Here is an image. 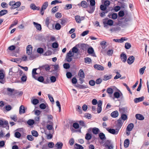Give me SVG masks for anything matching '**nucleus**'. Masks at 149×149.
I'll list each match as a JSON object with an SVG mask.
<instances>
[{"mask_svg":"<svg viewBox=\"0 0 149 149\" xmlns=\"http://www.w3.org/2000/svg\"><path fill=\"white\" fill-rule=\"evenodd\" d=\"M0 126L3 127H6L8 130L9 129L8 121L2 118H0Z\"/></svg>","mask_w":149,"mask_h":149,"instance_id":"obj_1","label":"nucleus"},{"mask_svg":"<svg viewBox=\"0 0 149 149\" xmlns=\"http://www.w3.org/2000/svg\"><path fill=\"white\" fill-rule=\"evenodd\" d=\"M74 55L71 50H70L67 54L66 57V60L68 62H71L72 59V57Z\"/></svg>","mask_w":149,"mask_h":149,"instance_id":"obj_2","label":"nucleus"},{"mask_svg":"<svg viewBox=\"0 0 149 149\" xmlns=\"http://www.w3.org/2000/svg\"><path fill=\"white\" fill-rule=\"evenodd\" d=\"M103 23L105 26H106L107 25H108L109 26H112L113 23V21L111 19H109L107 21L106 19L103 20Z\"/></svg>","mask_w":149,"mask_h":149,"instance_id":"obj_3","label":"nucleus"},{"mask_svg":"<svg viewBox=\"0 0 149 149\" xmlns=\"http://www.w3.org/2000/svg\"><path fill=\"white\" fill-rule=\"evenodd\" d=\"M32 52V47L31 45L27 46L26 48V53L28 55H31Z\"/></svg>","mask_w":149,"mask_h":149,"instance_id":"obj_4","label":"nucleus"},{"mask_svg":"<svg viewBox=\"0 0 149 149\" xmlns=\"http://www.w3.org/2000/svg\"><path fill=\"white\" fill-rule=\"evenodd\" d=\"M18 70L17 68L16 67H13L9 70V74L10 75H13L15 73L17 72Z\"/></svg>","mask_w":149,"mask_h":149,"instance_id":"obj_5","label":"nucleus"},{"mask_svg":"<svg viewBox=\"0 0 149 149\" xmlns=\"http://www.w3.org/2000/svg\"><path fill=\"white\" fill-rule=\"evenodd\" d=\"M8 91V94L9 96H12L14 95L15 93V92L14 89L8 88L7 89Z\"/></svg>","mask_w":149,"mask_h":149,"instance_id":"obj_6","label":"nucleus"},{"mask_svg":"<svg viewBox=\"0 0 149 149\" xmlns=\"http://www.w3.org/2000/svg\"><path fill=\"white\" fill-rule=\"evenodd\" d=\"M75 19L76 20L77 22L78 23H80L81 22V21L83 20L84 19V17H80L79 16H76L75 17Z\"/></svg>","mask_w":149,"mask_h":149,"instance_id":"obj_7","label":"nucleus"},{"mask_svg":"<svg viewBox=\"0 0 149 149\" xmlns=\"http://www.w3.org/2000/svg\"><path fill=\"white\" fill-rule=\"evenodd\" d=\"M134 57L133 56H131L128 58L127 60V63L129 64H131L134 62Z\"/></svg>","mask_w":149,"mask_h":149,"instance_id":"obj_8","label":"nucleus"},{"mask_svg":"<svg viewBox=\"0 0 149 149\" xmlns=\"http://www.w3.org/2000/svg\"><path fill=\"white\" fill-rule=\"evenodd\" d=\"M94 67L95 69L100 70H103L104 69V68L103 66L100 65H94Z\"/></svg>","mask_w":149,"mask_h":149,"instance_id":"obj_9","label":"nucleus"},{"mask_svg":"<svg viewBox=\"0 0 149 149\" xmlns=\"http://www.w3.org/2000/svg\"><path fill=\"white\" fill-rule=\"evenodd\" d=\"M107 130L109 133L113 134H117L118 132V131H116L115 130L113 129H109L108 128H107Z\"/></svg>","mask_w":149,"mask_h":149,"instance_id":"obj_10","label":"nucleus"},{"mask_svg":"<svg viewBox=\"0 0 149 149\" xmlns=\"http://www.w3.org/2000/svg\"><path fill=\"white\" fill-rule=\"evenodd\" d=\"M120 57L122 61L123 62H125L127 60V56L125 54L122 53L120 55Z\"/></svg>","mask_w":149,"mask_h":149,"instance_id":"obj_11","label":"nucleus"},{"mask_svg":"<svg viewBox=\"0 0 149 149\" xmlns=\"http://www.w3.org/2000/svg\"><path fill=\"white\" fill-rule=\"evenodd\" d=\"M127 39H125L124 38H122L120 39H114L113 40L116 42H123L124 41L127 40Z\"/></svg>","mask_w":149,"mask_h":149,"instance_id":"obj_12","label":"nucleus"},{"mask_svg":"<svg viewBox=\"0 0 149 149\" xmlns=\"http://www.w3.org/2000/svg\"><path fill=\"white\" fill-rule=\"evenodd\" d=\"M119 115L118 112L117 111H114L111 113V116L114 118L117 117Z\"/></svg>","mask_w":149,"mask_h":149,"instance_id":"obj_13","label":"nucleus"},{"mask_svg":"<svg viewBox=\"0 0 149 149\" xmlns=\"http://www.w3.org/2000/svg\"><path fill=\"white\" fill-rule=\"evenodd\" d=\"M25 112V110L24 107L23 105H21L19 109V113L20 114H21L24 113Z\"/></svg>","mask_w":149,"mask_h":149,"instance_id":"obj_14","label":"nucleus"},{"mask_svg":"<svg viewBox=\"0 0 149 149\" xmlns=\"http://www.w3.org/2000/svg\"><path fill=\"white\" fill-rule=\"evenodd\" d=\"M134 126L133 124L131 123L129 124L126 130L129 132H130L132 130Z\"/></svg>","mask_w":149,"mask_h":149,"instance_id":"obj_15","label":"nucleus"},{"mask_svg":"<svg viewBox=\"0 0 149 149\" xmlns=\"http://www.w3.org/2000/svg\"><path fill=\"white\" fill-rule=\"evenodd\" d=\"M136 118L140 120H143L144 119V117L143 116L140 114H137L135 115Z\"/></svg>","mask_w":149,"mask_h":149,"instance_id":"obj_16","label":"nucleus"},{"mask_svg":"<svg viewBox=\"0 0 149 149\" xmlns=\"http://www.w3.org/2000/svg\"><path fill=\"white\" fill-rule=\"evenodd\" d=\"M107 91L108 93L109 94V96L111 97L112 95L113 92V89L111 88H109L107 89Z\"/></svg>","mask_w":149,"mask_h":149,"instance_id":"obj_17","label":"nucleus"},{"mask_svg":"<svg viewBox=\"0 0 149 149\" xmlns=\"http://www.w3.org/2000/svg\"><path fill=\"white\" fill-rule=\"evenodd\" d=\"M33 24L36 29L39 31H40L41 29V26L40 24H38L36 23L35 22H33Z\"/></svg>","mask_w":149,"mask_h":149,"instance_id":"obj_18","label":"nucleus"},{"mask_svg":"<svg viewBox=\"0 0 149 149\" xmlns=\"http://www.w3.org/2000/svg\"><path fill=\"white\" fill-rule=\"evenodd\" d=\"M130 144V141L128 139H126L124 141V146L125 148H127L129 145Z\"/></svg>","mask_w":149,"mask_h":149,"instance_id":"obj_19","label":"nucleus"},{"mask_svg":"<svg viewBox=\"0 0 149 149\" xmlns=\"http://www.w3.org/2000/svg\"><path fill=\"white\" fill-rule=\"evenodd\" d=\"M144 98L143 97H142L139 98H135L134 99V101L135 103H137L141 101L144 100Z\"/></svg>","mask_w":149,"mask_h":149,"instance_id":"obj_20","label":"nucleus"},{"mask_svg":"<svg viewBox=\"0 0 149 149\" xmlns=\"http://www.w3.org/2000/svg\"><path fill=\"white\" fill-rule=\"evenodd\" d=\"M63 144L60 142H57L55 145V147L57 149H61L63 146Z\"/></svg>","mask_w":149,"mask_h":149,"instance_id":"obj_21","label":"nucleus"},{"mask_svg":"<svg viewBox=\"0 0 149 149\" xmlns=\"http://www.w3.org/2000/svg\"><path fill=\"white\" fill-rule=\"evenodd\" d=\"M126 6L123 3H122L120 7L118 6H116L114 9H120V8H126Z\"/></svg>","mask_w":149,"mask_h":149,"instance_id":"obj_22","label":"nucleus"},{"mask_svg":"<svg viewBox=\"0 0 149 149\" xmlns=\"http://www.w3.org/2000/svg\"><path fill=\"white\" fill-rule=\"evenodd\" d=\"M30 8L31 9H40V7L39 6H36L35 4L31 3L30 5Z\"/></svg>","mask_w":149,"mask_h":149,"instance_id":"obj_23","label":"nucleus"},{"mask_svg":"<svg viewBox=\"0 0 149 149\" xmlns=\"http://www.w3.org/2000/svg\"><path fill=\"white\" fill-rule=\"evenodd\" d=\"M37 69L34 68L33 69L32 71V75L33 77L35 79H36L37 77L35 76V74H37L38 73L36 72V70Z\"/></svg>","mask_w":149,"mask_h":149,"instance_id":"obj_24","label":"nucleus"},{"mask_svg":"<svg viewBox=\"0 0 149 149\" xmlns=\"http://www.w3.org/2000/svg\"><path fill=\"white\" fill-rule=\"evenodd\" d=\"M5 76V72L3 70H0V79H2Z\"/></svg>","mask_w":149,"mask_h":149,"instance_id":"obj_25","label":"nucleus"},{"mask_svg":"<svg viewBox=\"0 0 149 149\" xmlns=\"http://www.w3.org/2000/svg\"><path fill=\"white\" fill-rule=\"evenodd\" d=\"M111 77L112 75L110 74L105 75L104 76L103 80L104 81H107L111 78Z\"/></svg>","mask_w":149,"mask_h":149,"instance_id":"obj_26","label":"nucleus"},{"mask_svg":"<svg viewBox=\"0 0 149 149\" xmlns=\"http://www.w3.org/2000/svg\"><path fill=\"white\" fill-rule=\"evenodd\" d=\"M48 5V2L46 1L43 4L41 9H45L47 7Z\"/></svg>","mask_w":149,"mask_h":149,"instance_id":"obj_27","label":"nucleus"},{"mask_svg":"<svg viewBox=\"0 0 149 149\" xmlns=\"http://www.w3.org/2000/svg\"><path fill=\"white\" fill-rule=\"evenodd\" d=\"M50 122V125H47V129L50 130H52L53 128V123L52 122Z\"/></svg>","mask_w":149,"mask_h":149,"instance_id":"obj_28","label":"nucleus"},{"mask_svg":"<svg viewBox=\"0 0 149 149\" xmlns=\"http://www.w3.org/2000/svg\"><path fill=\"white\" fill-rule=\"evenodd\" d=\"M99 136L100 139L102 140H105L106 139L105 135L103 133H100Z\"/></svg>","mask_w":149,"mask_h":149,"instance_id":"obj_29","label":"nucleus"},{"mask_svg":"<svg viewBox=\"0 0 149 149\" xmlns=\"http://www.w3.org/2000/svg\"><path fill=\"white\" fill-rule=\"evenodd\" d=\"M79 76L82 78H84L85 77L84 71L82 69H80L79 70Z\"/></svg>","mask_w":149,"mask_h":149,"instance_id":"obj_30","label":"nucleus"},{"mask_svg":"<svg viewBox=\"0 0 149 149\" xmlns=\"http://www.w3.org/2000/svg\"><path fill=\"white\" fill-rule=\"evenodd\" d=\"M113 95L114 98H113V99H114V98L118 99L120 97V94L118 92H116L114 93Z\"/></svg>","mask_w":149,"mask_h":149,"instance_id":"obj_31","label":"nucleus"},{"mask_svg":"<svg viewBox=\"0 0 149 149\" xmlns=\"http://www.w3.org/2000/svg\"><path fill=\"white\" fill-rule=\"evenodd\" d=\"M81 6L83 8H86L87 6L86 2L85 1H82L81 2Z\"/></svg>","mask_w":149,"mask_h":149,"instance_id":"obj_32","label":"nucleus"},{"mask_svg":"<svg viewBox=\"0 0 149 149\" xmlns=\"http://www.w3.org/2000/svg\"><path fill=\"white\" fill-rule=\"evenodd\" d=\"M75 147L77 149H84L83 146L79 144L76 143L74 145Z\"/></svg>","mask_w":149,"mask_h":149,"instance_id":"obj_33","label":"nucleus"},{"mask_svg":"<svg viewBox=\"0 0 149 149\" xmlns=\"http://www.w3.org/2000/svg\"><path fill=\"white\" fill-rule=\"evenodd\" d=\"M34 121L32 119H29L27 121V124L29 125H32L34 123Z\"/></svg>","mask_w":149,"mask_h":149,"instance_id":"obj_34","label":"nucleus"},{"mask_svg":"<svg viewBox=\"0 0 149 149\" xmlns=\"http://www.w3.org/2000/svg\"><path fill=\"white\" fill-rule=\"evenodd\" d=\"M7 10H1L0 11V16H2L7 13Z\"/></svg>","mask_w":149,"mask_h":149,"instance_id":"obj_35","label":"nucleus"},{"mask_svg":"<svg viewBox=\"0 0 149 149\" xmlns=\"http://www.w3.org/2000/svg\"><path fill=\"white\" fill-rule=\"evenodd\" d=\"M72 53H76L78 52V50L77 47L75 46L72 49V51H71Z\"/></svg>","mask_w":149,"mask_h":149,"instance_id":"obj_36","label":"nucleus"},{"mask_svg":"<svg viewBox=\"0 0 149 149\" xmlns=\"http://www.w3.org/2000/svg\"><path fill=\"white\" fill-rule=\"evenodd\" d=\"M103 11L102 12L100 13V15L101 17L104 16L105 13H107L108 11L107 10H102Z\"/></svg>","mask_w":149,"mask_h":149,"instance_id":"obj_37","label":"nucleus"},{"mask_svg":"<svg viewBox=\"0 0 149 149\" xmlns=\"http://www.w3.org/2000/svg\"><path fill=\"white\" fill-rule=\"evenodd\" d=\"M106 44V42L105 41H102L100 43V45L102 46V47L103 49L105 48Z\"/></svg>","mask_w":149,"mask_h":149,"instance_id":"obj_38","label":"nucleus"},{"mask_svg":"<svg viewBox=\"0 0 149 149\" xmlns=\"http://www.w3.org/2000/svg\"><path fill=\"white\" fill-rule=\"evenodd\" d=\"M31 134L33 136L35 137H37L38 135V132L34 130L32 131L31 132Z\"/></svg>","mask_w":149,"mask_h":149,"instance_id":"obj_39","label":"nucleus"},{"mask_svg":"<svg viewBox=\"0 0 149 149\" xmlns=\"http://www.w3.org/2000/svg\"><path fill=\"white\" fill-rule=\"evenodd\" d=\"M99 131V129L97 128H93V132L95 134H97Z\"/></svg>","mask_w":149,"mask_h":149,"instance_id":"obj_40","label":"nucleus"},{"mask_svg":"<svg viewBox=\"0 0 149 149\" xmlns=\"http://www.w3.org/2000/svg\"><path fill=\"white\" fill-rule=\"evenodd\" d=\"M125 47L126 49H129L131 47V45L130 43L126 42L125 44Z\"/></svg>","mask_w":149,"mask_h":149,"instance_id":"obj_41","label":"nucleus"},{"mask_svg":"<svg viewBox=\"0 0 149 149\" xmlns=\"http://www.w3.org/2000/svg\"><path fill=\"white\" fill-rule=\"evenodd\" d=\"M91 137L92 136L91 134L88 133L86 134L85 139L87 140H89L91 139Z\"/></svg>","mask_w":149,"mask_h":149,"instance_id":"obj_42","label":"nucleus"},{"mask_svg":"<svg viewBox=\"0 0 149 149\" xmlns=\"http://www.w3.org/2000/svg\"><path fill=\"white\" fill-rule=\"evenodd\" d=\"M27 79V77L26 76L24 75L22 76V77L21 78V81L23 82H25L26 81Z\"/></svg>","mask_w":149,"mask_h":149,"instance_id":"obj_43","label":"nucleus"},{"mask_svg":"<svg viewBox=\"0 0 149 149\" xmlns=\"http://www.w3.org/2000/svg\"><path fill=\"white\" fill-rule=\"evenodd\" d=\"M10 118L11 119L14 120L15 122L17 121V118L16 115L11 116H10Z\"/></svg>","mask_w":149,"mask_h":149,"instance_id":"obj_44","label":"nucleus"},{"mask_svg":"<svg viewBox=\"0 0 149 149\" xmlns=\"http://www.w3.org/2000/svg\"><path fill=\"white\" fill-rule=\"evenodd\" d=\"M26 138L29 140L30 141H32L34 139L33 136L30 135H27Z\"/></svg>","mask_w":149,"mask_h":149,"instance_id":"obj_45","label":"nucleus"},{"mask_svg":"<svg viewBox=\"0 0 149 149\" xmlns=\"http://www.w3.org/2000/svg\"><path fill=\"white\" fill-rule=\"evenodd\" d=\"M18 22V21L17 20H15L14 21L13 23L11 25L10 28H12V27H13L14 26H15V25H16L17 24Z\"/></svg>","mask_w":149,"mask_h":149,"instance_id":"obj_46","label":"nucleus"},{"mask_svg":"<svg viewBox=\"0 0 149 149\" xmlns=\"http://www.w3.org/2000/svg\"><path fill=\"white\" fill-rule=\"evenodd\" d=\"M91 61V59L88 57L86 58H85V62L86 63H90Z\"/></svg>","mask_w":149,"mask_h":149,"instance_id":"obj_47","label":"nucleus"},{"mask_svg":"<svg viewBox=\"0 0 149 149\" xmlns=\"http://www.w3.org/2000/svg\"><path fill=\"white\" fill-rule=\"evenodd\" d=\"M146 68V67L144 66L143 67L141 68L139 70V72L141 74H143Z\"/></svg>","mask_w":149,"mask_h":149,"instance_id":"obj_48","label":"nucleus"},{"mask_svg":"<svg viewBox=\"0 0 149 149\" xmlns=\"http://www.w3.org/2000/svg\"><path fill=\"white\" fill-rule=\"evenodd\" d=\"M73 127L75 129H77L79 128V125L78 123H75L73 124Z\"/></svg>","mask_w":149,"mask_h":149,"instance_id":"obj_49","label":"nucleus"},{"mask_svg":"<svg viewBox=\"0 0 149 149\" xmlns=\"http://www.w3.org/2000/svg\"><path fill=\"white\" fill-rule=\"evenodd\" d=\"M58 46V43L56 42H54L53 43L52 45V46L53 48H57Z\"/></svg>","mask_w":149,"mask_h":149,"instance_id":"obj_50","label":"nucleus"},{"mask_svg":"<svg viewBox=\"0 0 149 149\" xmlns=\"http://www.w3.org/2000/svg\"><path fill=\"white\" fill-rule=\"evenodd\" d=\"M61 3V2L60 1H59L56 0L52 1L51 3V5H55L56 3Z\"/></svg>","mask_w":149,"mask_h":149,"instance_id":"obj_51","label":"nucleus"},{"mask_svg":"<svg viewBox=\"0 0 149 149\" xmlns=\"http://www.w3.org/2000/svg\"><path fill=\"white\" fill-rule=\"evenodd\" d=\"M43 51V49L41 48H39L37 49V52L40 54L42 53Z\"/></svg>","mask_w":149,"mask_h":149,"instance_id":"obj_52","label":"nucleus"},{"mask_svg":"<svg viewBox=\"0 0 149 149\" xmlns=\"http://www.w3.org/2000/svg\"><path fill=\"white\" fill-rule=\"evenodd\" d=\"M88 52L90 54H93L94 52L93 49L92 47L89 48L88 50Z\"/></svg>","mask_w":149,"mask_h":149,"instance_id":"obj_53","label":"nucleus"},{"mask_svg":"<svg viewBox=\"0 0 149 149\" xmlns=\"http://www.w3.org/2000/svg\"><path fill=\"white\" fill-rule=\"evenodd\" d=\"M63 67L66 69H68L70 68V65L69 63H65L63 65Z\"/></svg>","mask_w":149,"mask_h":149,"instance_id":"obj_54","label":"nucleus"},{"mask_svg":"<svg viewBox=\"0 0 149 149\" xmlns=\"http://www.w3.org/2000/svg\"><path fill=\"white\" fill-rule=\"evenodd\" d=\"M30 56L29 57V59L30 60H33L34 58H36L37 56H36L32 54L31 55H29Z\"/></svg>","mask_w":149,"mask_h":149,"instance_id":"obj_55","label":"nucleus"},{"mask_svg":"<svg viewBox=\"0 0 149 149\" xmlns=\"http://www.w3.org/2000/svg\"><path fill=\"white\" fill-rule=\"evenodd\" d=\"M113 53V51L112 49L109 50L107 52V54L109 56H111Z\"/></svg>","mask_w":149,"mask_h":149,"instance_id":"obj_56","label":"nucleus"},{"mask_svg":"<svg viewBox=\"0 0 149 149\" xmlns=\"http://www.w3.org/2000/svg\"><path fill=\"white\" fill-rule=\"evenodd\" d=\"M39 102L38 100L35 99L33 100L32 103L33 104L36 105L38 104L39 103Z\"/></svg>","mask_w":149,"mask_h":149,"instance_id":"obj_57","label":"nucleus"},{"mask_svg":"<svg viewBox=\"0 0 149 149\" xmlns=\"http://www.w3.org/2000/svg\"><path fill=\"white\" fill-rule=\"evenodd\" d=\"M1 6L4 8H6L7 7L8 5L5 3H2L1 4Z\"/></svg>","mask_w":149,"mask_h":149,"instance_id":"obj_58","label":"nucleus"},{"mask_svg":"<svg viewBox=\"0 0 149 149\" xmlns=\"http://www.w3.org/2000/svg\"><path fill=\"white\" fill-rule=\"evenodd\" d=\"M55 27L56 30H59L61 29V26L59 24L57 23L55 25Z\"/></svg>","mask_w":149,"mask_h":149,"instance_id":"obj_59","label":"nucleus"},{"mask_svg":"<svg viewBox=\"0 0 149 149\" xmlns=\"http://www.w3.org/2000/svg\"><path fill=\"white\" fill-rule=\"evenodd\" d=\"M77 111H78L80 113H82V110L81 107L79 105L77 106Z\"/></svg>","mask_w":149,"mask_h":149,"instance_id":"obj_60","label":"nucleus"},{"mask_svg":"<svg viewBox=\"0 0 149 149\" xmlns=\"http://www.w3.org/2000/svg\"><path fill=\"white\" fill-rule=\"evenodd\" d=\"M46 107V105L44 103H42L40 105V107L42 109H45Z\"/></svg>","mask_w":149,"mask_h":149,"instance_id":"obj_61","label":"nucleus"},{"mask_svg":"<svg viewBox=\"0 0 149 149\" xmlns=\"http://www.w3.org/2000/svg\"><path fill=\"white\" fill-rule=\"evenodd\" d=\"M21 59V61H26L27 60V57L26 55H24L22 57Z\"/></svg>","mask_w":149,"mask_h":149,"instance_id":"obj_62","label":"nucleus"},{"mask_svg":"<svg viewBox=\"0 0 149 149\" xmlns=\"http://www.w3.org/2000/svg\"><path fill=\"white\" fill-rule=\"evenodd\" d=\"M50 79L51 81L53 83L55 82L56 80V77L54 76L51 77Z\"/></svg>","mask_w":149,"mask_h":149,"instance_id":"obj_63","label":"nucleus"},{"mask_svg":"<svg viewBox=\"0 0 149 149\" xmlns=\"http://www.w3.org/2000/svg\"><path fill=\"white\" fill-rule=\"evenodd\" d=\"M21 136V134L18 132H16L15 133V136L17 138H19Z\"/></svg>","mask_w":149,"mask_h":149,"instance_id":"obj_64","label":"nucleus"}]
</instances>
